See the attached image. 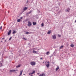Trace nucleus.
<instances>
[{
	"instance_id": "13",
	"label": "nucleus",
	"mask_w": 76,
	"mask_h": 76,
	"mask_svg": "<svg viewBox=\"0 0 76 76\" xmlns=\"http://www.w3.org/2000/svg\"><path fill=\"white\" fill-rule=\"evenodd\" d=\"M3 66V64L1 62L0 63V67H2Z\"/></svg>"
},
{
	"instance_id": "42",
	"label": "nucleus",
	"mask_w": 76,
	"mask_h": 76,
	"mask_svg": "<svg viewBox=\"0 0 76 76\" xmlns=\"http://www.w3.org/2000/svg\"><path fill=\"white\" fill-rule=\"evenodd\" d=\"M33 75H31V76H33Z\"/></svg>"
},
{
	"instance_id": "18",
	"label": "nucleus",
	"mask_w": 76,
	"mask_h": 76,
	"mask_svg": "<svg viewBox=\"0 0 76 76\" xmlns=\"http://www.w3.org/2000/svg\"><path fill=\"white\" fill-rule=\"evenodd\" d=\"M17 22H20V19H18L17 20Z\"/></svg>"
},
{
	"instance_id": "37",
	"label": "nucleus",
	"mask_w": 76,
	"mask_h": 76,
	"mask_svg": "<svg viewBox=\"0 0 76 76\" xmlns=\"http://www.w3.org/2000/svg\"><path fill=\"white\" fill-rule=\"evenodd\" d=\"M70 7H72L71 6H70Z\"/></svg>"
},
{
	"instance_id": "41",
	"label": "nucleus",
	"mask_w": 76,
	"mask_h": 76,
	"mask_svg": "<svg viewBox=\"0 0 76 76\" xmlns=\"http://www.w3.org/2000/svg\"><path fill=\"white\" fill-rule=\"evenodd\" d=\"M75 22H76V20H75Z\"/></svg>"
},
{
	"instance_id": "4",
	"label": "nucleus",
	"mask_w": 76,
	"mask_h": 76,
	"mask_svg": "<svg viewBox=\"0 0 76 76\" xmlns=\"http://www.w3.org/2000/svg\"><path fill=\"white\" fill-rule=\"evenodd\" d=\"M52 38L53 39H56V35L55 34L53 35H52Z\"/></svg>"
},
{
	"instance_id": "27",
	"label": "nucleus",
	"mask_w": 76,
	"mask_h": 76,
	"mask_svg": "<svg viewBox=\"0 0 76 76\" xmlns=\"http://www.w3.org/2000/svg\"><path fill=\"white\" fill-rule=\"evenodd\" d=\"M2 29V26H1L0 27V29L1 30Z\"/></svg>"
},
{
	"instance_id": "45",
	"label": "nucleus",
	"mask_w": 76,
	"mask_h": 76,
	"mask_svg": "<svg viewBox=\"0 0 76 76\" xmlns=\"http://www.w3.org/2000/svg\"><path fill=\"white\" fill-rule=\"evenodd\" d=\"M45 40H46V39H45Z\"/></svg>"
},
{
	"instance_id": "1",
	"label": "nucleus",
	"mask_w": 76,
	"mask_h": 76,
	"mask_svg": "<svg viewBox=\"0 0 76 76\" xmlns=\"http://www.w3.org/2000/svg\"><path fill=\"white\" fill-rule=\"evenodd\" d=\"M47 63L48 64L46 65V67L48 68V67H50V61H46L45 62V63Z\"/></svg>"
},
{
	"instance_id": "9",
	"label": "nucleus",
	"mask_w": 76,
	"mask_h": 76,
	"mask_svg": "<svg viewBox=\"0 0 76 76\" xmlns=\"http://www.w3.org/2000/svg\"><path fill=\"white\" fill-rule=\"evenodd\" d=\"M54 9L55 10H56V11H57L58 10V8L57 7H55L54 8Z\"/></svg>"
},
{
	"instance_id": "21",
	"label": "nucleus",
	"mask_w": 76,
	"mask_h": 76,
	"mask_svg": "<svg viewBox=\"0 0 76 76\" xmlns=\"http://www.w3.org/2000/svg\"><path fill=\"white\" fill-rule=\"evenodd\" d=\"M74 45H73L72 44H71V47H74Z\"/></svg>"
},
{
	"instance_id": "17",
	"label": "nucleus",
	"mask_w": 76,
	"mask_h": 76,
	"mask_svg": "<svg viewBox=\"0 0 76 76\" xmlns=\"http://www.w3.org/2000/svg\"><path fill=\"white\" fill-rule=\"evenodd\" d=\"M27 9H28V8H27V7H25L24 8L23 10H26Z\"/></svg>"
},
{
	"instance_id": "40",
	"label": "nucleus",
	"mask_w": 76,
	"mask_h": 76,
	"mask_svg": "<svg viewBox=\"0 0 76 76\" xmlns=\"http://www.w3.org/2000/svg\"><path fill=\"white\" fill-rule=\"evenodd\" d=\"M1 42H3V41H1Z\"/></svg>"
},
{
	"instance_id": "7",
	"label": "nucleus",
	"mask_w": 76,
	"mask_h": 76,
	"mask_svg": "<svg viewBox=\"0 0 76 76\" xmlns=\"http://www.w3.org/2000/svg\"><path fill=\"white\" fill-rule=\"evenodd\" d=\"M11 32H12V30H10L8 32V35H9L11 34Z\"/></svg>"
},
{
	"instance_id": "33",
	"label": "nucleus",
	"mask_w": 76,
	"mask_h": 76,
	"mask_svg": "<svg viewBox=\"0 0 76 76\" xmlns=\"http://www.w3.org/2000/svg\"><path fill=\"white\" fill-rule=\"evenodd\" d=\"M31 75V73H29V75Z\"/></svg>"
},
{
	"instance_id": "35",
	"label": "nucleus",
	"mask_w": 76,
	"mask_h": 76,
	"mask_svg": "<svg viewBox=\"0 0 76 76\" xmlns=\"http://www.w3.org/2000/svg\"><path fill=\"white\" fill-rule=\"evenodd\" d=\"M34 73L33 72H32L31 73V75H32Z\"/></svg>"
},
{
	"instance_id": "23",
	"label": "nucleus",
	"mask_w": 76,
	"mask_h": 76,
	"mask_svg": "<svg viewBox=\"0 0 76 76\" xmlns=\"http://www.w3.org/2000/svg\"><path fill=\"white\" fill-rule=\"evenodd\" d=\"M51 33V31H49L48 32V34H50Z\"/></svg>"
},
{
	"instance_id": "3",
	"label": "nucleus",
	"mask_w": 76,
	"mask_h": 76,
	"mask_svg": "<svg viewBox=\"0 0 76 76\" xmlns=\"http://www.w3.org/2000/svg\"><path fill=\"white\" fill-rule=\"evenodd\" d=\"M30 64L32 65V66H34L35 65V62L34 61L31 62L30 63Z\"/></svg>"
},
{
	"instance_id": "19",
	"label": "nucleus",
	"mask_w": 76,
	"mask_h": 76,
	"mask_svg": "<svg viewBox=\"0 0 76 76\" xmlns=\"http://www.w3.org/2000/svg\"><path fill=\"white\" fill-rule=\"evenodd\" d=\"M23 72V71H20V75H22V72Z\"/></svg>"
},
{
	"instance_id": "25",
	"label": "nucleus",
	"mask_w": 76,
	"mask_h": 76,
	"mask_svg": "<svg viewBox=\"0 0 76 76\" xmlns=\"http://www.w3.org/2000/svg\"><path fill=\"white\" fill-rule=\"evenodd\" d=\"M23 39H24V40H26V39L24 37H23Z\"/></svg>"
},
{
	"instance_id": "39",
	"label": "nucleus",
	"mask_w": 76,
	"mask_h": 76,
	"mask_svg": "<svg viewBox=\"0 0 76 76\" xmlns=\"http://www.w3.org/2000/svg\"><path fill=\"white\" fill-rule=\"evenodd\" d=\"M23 75H25V74H24Z\"/></svg>"
},
{
	"instance_id": "32",
	"label": "nucleus",
	"mask_w": 76,
	"mask_h": 76,
	"mask_svg": "<svg viewBox=\"0 0 76 76\" xmlns=\"http://www.w3.org/2000/svg\"><path fill=\"white\" fill-rule=\"evenodd\" d=\"M55 63V62H52L53 64H54Z\"/></svg>"
},
{
	"instance_id": "34",
	"label": "nucleus",
	"mask_w": 76,
	"mask_h": 76,
	"mask_svg": "<svg viewBox=\"0 0 76 76\" xmlns=\"http://www.w3.org/2000/svg\"><path fill=\"white\" fill-rule=\"evenodd\" d=\"M23 18H22V17H21L20 18V19H22Z\"/></svg>"
},
{
	"instance_id": "24",
	"label": "nucleus",
	"mask_w": 76,
	"mask_h": 76,
	"mask_svg": "<svg viewBox=\"0 0 76 76\" xmlns=\"http://www.w3.org/2000/svg\"><path fill=\"white\" fill-rule=\"evenodd\" d=\"M41 26H44V23H42L41 25Z\"/></svg>"
},
{
	"instance_id": "12",
	"label": "nucleus",
	"mask_w": 76,
	"mask_h": 76,
	"mask_svg": "<svg viewBox=\"0 0 76 76\" xmlns=\"http://www.w3.org/2000/svg\"><path fill=\"white\" fill-rule=\"evenodd\" d=\"M20 67V65L19 64L18 65L16 66V68H18V67Z\"/></svg>"
},
{
	"instance_id": "11",
	"label": "nucleus",
	"mask_w": 76,
	"mask_h": 76,
	"mask_svg": "<svg viewBox=\"0 0 76 76\" xmlns=\"http://www.w3.org/2000/svg\"><path fill=\"white\" fill-rule=\"evenodd\" d=\"M32 33L31 32H27L26 33V34H31Z\"/></svg>"
},
{
	"instance_id": "28",
	"label": "nucleus",
	"mask_w": 76,
	"mask_h": 76,
	"mask_svg": "<svg viewBox=\"0 0 76 76\" xmlns=\"http://www.w3.org/2000/svg\"><path fill=\"white\" fill-rule=\"evenodd\" d=\"M40 60H43V58H40Z\"/></svg>"
},
{
	"instance_id": "36",
	"label": "nucleus",
	"mask_w": 76,
	"mask_h": 76,
	"mask_svg": "<svg viewBox=\"0 0 76 76\" xmlns=\"http://www.w3.org/2000/svg\"><path fill=\"white\" fill-rule=\"evenodd\" d=\"M5 42H6V40H5Z\"/></svg>"
},
{
	"instance_id": "16",
	"label": "nucleus",
	"mask_w": 76,
	"mask_h": 76,
	"mask_svg": "<svg viewBox=\"0 0 76 76\" xmlns=\"http://www.w3.org/2000/svg\"><path fill=\"white\" fill-rule=\"evenodd\" d=\"M33 53L34 54H35L37 53V52L34 50L33 51Z\"/></svg>"
},
{
	"instance_id": "5",
	"label": "nucleus",
	"mask_w": 76,
	"mask_h": 76,
	"mask_svg": "<svg viewBox=\"0 0 76 76\" xmlns=\"http://www.w3.org/2000/svg\"><path fill=\"white\" fill-rule=\"evenodd\" d=\"M18 69L15 70V69L11 70H10V72H15V71H18Z\"/></svg>"
},
{
	"instance_id": "26",
	"label": "nucleus",
	"mask_w": 76,
	"mask_h": 76,
	"mask_svg": "<svg viewBox=\"0 0 76 76\" xmlns=\"http://www.w3.org/2000/svg\"><path fill=\"white\" fill-rule=\"evenodd\" d=\"M58 37H61V35H60V34H58Z\"/></svg>"
},
{
	"instance_id": "29",
	"label": "nucleus",
	"mask_w": 76,
	"mask_h": 76,
	"mask_svg": "<svg viewBox=\"0 0 76 76\" xmlns=\"http://www.w3.org/2000/svg\"><path fill=\"white\" fill-rule=\"evenodd\" d=\"M12 39V37H10L9 39V40H10V39Z\"/></svg>"
},
{
	"instance_id": "44",
	"label": "nucleus",
	"mask_w": 76,
	"mask_h": 76,
	"mask_svg": "<svg viewBox=\"0 0 76 76\" xmlns=\"http://www.w3.org/2000/svg\"><path fill=\"white\" fill-rule=\"evenodd\" d=\"M39 12H40V11H39Z\"/></svg>"
},
{
	"instance_id": "30",
	"label": "nucleus",
	"mask_w": 76,
	"mask_h": 76,
	"mask_svg": "<svg viewBox=\"0 0 76 76\" xmlns=\"http://www.w3.org/2000/svg\"><path fill=\"white\" fill-rule=\"evenodd\" d=\"M35 71H33V73H35Z\"/></svg>"
},
{
	"instance_id": "43",
	"label": "nucleus",
	"mask_w": 76,
	"mask_h": 76,
	"mask_svg": "<svg viewBox=\"0 0 76 76\" xmlns=\"http://www.w3.org/2000/svg\"><path fill=\"white\" fill-rule=\"evenodd\" d=\"M8 13H9V11H8Z\"/></svg>"
},
{
	"instance_id": "20",
	"label": "nucleus",
	"mask_w": 76,
	"mask_h": 76,
	"mask_svg": "<svg viewBox=\"0 0 76 76\" xmlns=\"http://www.w3.org/2000/svg\"><path fill=\"white\" fill-rule=\"evenodd\" d=\"M48 54H50V52H47L46 53V54H47V55H48Z\"/></svg>"
},
{
	"instance_id": "38",
	"label": "nucleus",
	"mask_w": 76,
	"mask_h": 76,
	"mask_svg": "<svg viewBox=\"0 0 76 76\" xmlns=\"http://www.w3.org/2000/svg\"><path fill=\"white\" fill-rule=\"evenodd\" d=\"M34 49L35 50V48H34Z\"/></svg>"
},
{
	"instance_id": "31",
	"label": "nucleus",
	"mask_w": 76,
	"mask_h": 76,
	"mask_svg": "<svg viewBox=\"0 0 76 76\" xmlns=\"http://www.w3.org/2000/svg\"><path fill=\"white\" fill-rule=\"evenodd\" d=\"M2 39L3 40V39H5V38H2Z\"/></svg>"
},
{
	"instance_id": "6",
	"label": "nucleus",
	"mask_w": 76,
	"mask_h": 76,
	"mask_svg": "<svg viewBox=\"0 0 76 76\" xmlns=\"http://www.w3.org/2000/svg\"><path fill=\"white\" fill-rule=\"evenodd\" d=\"M32 12V10L30 11L26 14V15L27 16H29V14H30V13H31Z\"/></svg>"
},
{
	"instance_id": "8",
	"label": "nucleus",
	"mask_w": 76,
	"mask_h": 76,
	"mask_svg": "<svg viewBox=\"0 0 76 76\" xmlns=\"http://www.w3.org/2000/svg\"><path fill=\"white\" fill-rule=\"evenodd\" d=\"M70 11V9L69 8V9H66L65 10V12H69Z\"/></svg>"
},
{
	"instance_id": "15",
	"label": "nucleus",
	"mask_w": 76,
	"mask_h": 76,
	"mask_svg": "<svg viewBox=\"0 0 76 76\" xmlns=\"http://www.w3.org/2000/svg\"><path fill=\"white\" fill-rule=\"evenodd\" d=\"M57 67H58L56 69V71H57V70H58V69H59V67H59L58 66H57Z\"/></svg>"
},
{
	"instance_id": "2",
	"label": "nucleus",
	"mask_w": 76,
	"mask_h": 76,
	"mask_svg": "<svg viewBox=\"0 0 76 76\" xmlns=\"http://www.w3.org/2000/svg\"><path fill=\"white\" fill-rule=\"evenodd\" d=\"M32 25V23L30 21H28V26L29 27H30Z\"/></svg>"
},
{
	"instance_id": "10",
	"label": "nucleus",
	"mask_w": 76,
	"mask_h": 76,
	"mask_svg": "<svg viewBox=\"0 0 76 76\" xmlns=\"http://www.w3.org/2000/svg\"><path fill=\"white\" fill-rule=\"evenodd\" d=\"M33 25H36L37 24V23H36V22H33Z\"/></svg>"
},
{
	"instance_id": "22",
	"label": "nucleus",
	"mask_w": 76,
	"mask_h": 76,
	"mask_svg": "<svg viewBox=\"0 0 76 76\" xmlns=\"http://www.w3.org/2000/svg\"><path fill=\"white\" fill-rule=\"evenodd\" d=\"M63 48V46H61V47H60L59 48V49H61V48Z\"/></svg>"
},
{
	"instance_id": "14",
	"label": "nucleus",
	"mask_w": 76,
	"mask_h": 76,
	"mask_svg": "<svg viewBox=\"0 0 76 76\" xmlns=\"http://www.w3.org/2000/svg\"><path fill=\"white\" fill-rule=\"evenodd\" d=\"M13 31L12 33L13 34H16V31L13 30Z\"/></svg>"
}]
</instances>
